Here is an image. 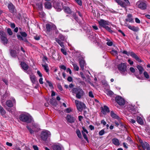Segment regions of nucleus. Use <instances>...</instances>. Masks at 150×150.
<instances>
[{
	"label": "nucleus",
	"mask_w": 150,
	"mask_h": 150,
	"mask_svg": "<svg viewBox=\"0 0 150 150\" xmlns=\"http://www.w3.org/2000/svg\"><path fill=\"white\" fill-rule=\"evenodd\" d=\"M144 77L147 79H148L149 78V75L148 74V73L146 71H145L144 73Z\"/></svg>",
	"instance_id": "48"
},
{
	"label": "nucleus",
	"mask_w": 150,
	"mask_h": 150,
	"mask_svg": "<svg viewBox=\"0 0 150 150\" xmlns=\"http://www.w3.org/2000/svg\"><path fill=\"white\" fill-rule=\"evenodd\" d=\"M10 54L11 56L15 58L17 56V53L16 50L13 49H10Z\"/></svg>",
	"instance_id": "24"
},
{
	"label": "nucleus",
	"mask_w": 150,
	"mask_h": 150,
	"mask_svg": "<svg viewBox=\"0 0 150 150\" xmlns=\"http://www.w3.org/2000/svg\"><path fill=\"white\" fill-rule=\"evenodd\" d=\"M105 28L106 29V30L111 33L114 32V31L112 30L110 28L108 27L107 26H106Z\"/></svg>",
	"instance_id": "45"
},
{
	"label": "nucleus",
	"mask_w": 150,
	"mask_h": 150,
	"mask_svg": "<svg viewBox=\"0 0 150 150\" xmlns=\"http://www.w3.org/2000/svg\"><path fill=\"white\" fill-rule=\"evenodd\" d=\"M50 103L51 104L54 106L56 107L57 105V103L55 100H53L52 99H50Z\"/></svg>",
	"instance_id": "32"
},
{
	"label": "nucleus",
	"mask_w": 150,
	"mask_h": 150,
	"mask_svg": "<svg viewBox=\"0 0 150 150\" xmlns=\"http://www.w3.org/2000/svg\"><path fill=\"white\" fill-rule=\"evenodd\" d=\"M17 37L19 40H23L24 42L27 43H29L27 39L23 38L20 35H17Z\"/></svg>",
	"instance_id": "29"
},
{
	"label": "nucleus",
	"mask_w": 150,
	"mask_h": 150,
	"mask_svg": "<svg viewBox=\"0 0 150 150\" xmlns=\"http://www.w3.org/2000/svg\"><path fill=\"white\" fill-rule=\"evenodd\" d=\"M105 133V131L104 129H103L100 131L99 132V134L100 136H102Z\"/></svg>",
	"instance_id": "52"
},
{
	"label": "nucleus",
	"mask_w": 150,
	"mask_h": 150,
	"mask_svg": "<svg viewBox=\"0 0 150 150\" xmlns=\"http://www.w3.org/2000/svg\"><path fill=\"white\" fill-rule=\"evenodd\" d=\"M67 80L69 82H71L72 81L73 79L71 77L69 76L68 77Z\"/></svg>",
	"instance_id": "61"
},
{
	"label": "nucleus",
	"mask_w": 150,
	"mask_h": 150,
	"mask_svg": "<svg viewBox=\"0 0 150 150\" xmlns=\"http://www.w3.org/2000/svg\"><path fill=\"white\" fill-rule=\"evenodd\" d=\"M52 148L54 150H61V147L59 145L54 144L52 146Z\"/></svg>",
	"instance_id": "31"
},
{
	"label": "nucleus",
	"mask_w": 150,
	"mask_h": 150,
	"mask_svg": "<svg viewBox=\"0 0 150 150\" xmlns=\"http://www.w3.org/2000/svg\"><path fill=\"white\" fill-rule=\"evenodd\" d=\"M142 146L144 149H146V150H150V146L149 144L147 142H140Z\"/></svg>",
	"instance_id": "15"
},
{
	"label": "nucleus",
	"mask_w": 150,
	"mask_h": 150,
	"mask_svg": "<svg viewBox=\"0 0 150 150\" xmlns=\"http://www.w3.org/2000/svg\"><path fill=\"white\" fill-rule=\"evenodd\" d=\"M72 65L73 66L74 69L76 71H78L79 70V67L75 63H73Z\"/></svg>",
	"instance_id": "44"
},
{
	"label": "nucleus",
	"mask_w": 150,
	"mask_h": 150,
	"mask_svg": "<svg viewBox=\"0 0 150 150\" xmlns=\"http://www.w3.org/2000/svg\"><path fill=\"white\" fill-rule=\"evenodd\" d=\"M136 5L139 8L142 10H144L146 8V4L144 2H141L139 3V1H138L137 2Z\"/></svg>",
	"instance_id": "10"
},
{
	"label": "nucleus",
	"mask_w": 150,
	"mask_h": 150,
	"mask_svg": "<svg viewBox=\"0 0 150 150\" xmlns=\"http://www.w3.org/2000/svg\"><path fill=\"white\" fill-rule=\"evenodd\" d=\"M7 36L6 34L2 30H0V38L3 37Z\"/></svg>",
	"instance_id": "37"
},
{
	"label": "nucleus",
	"mask_w": 150,
	"mask_h": 150,
	"mask_svg": "<svg viewBox=\"0 0 150 150\" xmlns=\"http://www.w3.org/2000/svg\"><path fill=\"white\" fill-rule=\"evenodd\" d=\"M19 119L21 121L23 122L33 121L32 117L29 114H21L19 116Z\"/></svg>",
	"instance_id": "3"
},
{
	"label": "nucleus",
	"mask_w": 150,
	"mask_h": 150,
	"mask_svg": "<svg viewBox=\"0 0 150 150\" xmlns=\"http://www.w3.org/2000/svg\"><path fill=\"white\" fill-rule=\"evenodd\" d=\"M42 66L43 67L44 69L46 72H49V69L47 64H42Z\"/></svg>",
	"instance_id": "36"
},
{
	"label": "nucleus",
	"mask_w": 150,
	"mask_h": 150,
	"mask_svg": "<svg viewBox=\"0 0 150 150\" xmlns=\"http://www.w3.org/2000/svg\"><path fill=\"white\" fill-rule=\"evenodd\" d=\"M98 23L101 27L104 28H105L107 26L106 25H109V22L102 19H100V21H98Z\"/></svg>",
	"instance_id": "11"
},
{
	"label": "nucleus",
	"mask_w": 150,
	"mask_h": 150,
	"mask_svg": "<svg viewBox=\"0 0 150 150\" xmlns=\"http://www.w3.org/2000/svg\"><path fill=\"white\" fill-rule=\"evenodd\" d=\"M37 6L38 9L40 11L42 9V2H40L36 4Z\"/></svg>",
	"instance_id": "35"
},
{
	"label": "nucleus",
	"mask_w": 150,
	"mask_h": 150,
	"mask_svg": "<svg viewBox=\"0 0 150 150\" xmlns=\"http://www.w3.org/2000/svg\"><path fill=\"white\" fill-rule=\"evenodd\" d=\"M82 133L83 135V137L84 139H86V140L87 142H88V139L87 137L86 134L83 131H82Z\"/></svg>",
	"instance_id": "42"
},
{
	"label": "nucleus",
	"mask_w": 150,
	"mask_h": 150,
	"mask_svg": "<svg viewBox=\"0 0 150 150\" xmlns=\"http://www.w3.org/2000/svg\"><path fill=\"white\" fill-rule=\"evenodd\" d=\"M20 65L22 69L25 71H27L28 69V65L24 62H21Z\"/></svg>",
	"instance_id": "18"
},
{
	"label": "nucleus",
	"mask_w": 150,
	"mask_h": 150,
	"mask_svg": "<svg viewBox=\"0 0 150 150\" xmlns=\"http://www.w3.org/2000/svg\"><path fill=\"white\" fill-rule=\"evenodd\" d=\"M1 39V41L2 43L4 45L7 44L8 42V40L7 38V36L3 37Z\"/></svg>",
	"instance_id": "27"
},
{
	"label": "nucleus",
	"mask_w": 150,
	"mask_h": 150,
	"mask_svg": "<svg viewBox=\"0 0 150 150\" xmlns=\"http://www.w3.org/2000/svg\"><path fill=\"white\" fill-rule=\"evenodd\" d=\"M53 6L58 11L61 10V6L59 3L54 1L53 2Z\"/></svg>",
	"instance_id": "12"
},
{
	"label": "nucleus",
	"mask_w": 150,
	"mask_h": 150,
	"mask_svg": "<svg viewBox=\"0 0 150 150\" xmlns=\"http://www.w3.org/2000/svg\"><path fill=\"white\" fill-rule=\"evenodd\" d=\"M66 118L68 122H74L76 121V119L71 115H67Z\"/></svg>",
	"instance_id": "21"
},
{
	"label": "nucleus",
	"mask_w": 150,
	"mask_h": 150,
	"mask_svg": "<svg viewBox=\"0 0 150 150\" xmlns=\"http://www.w3.org/2000/svg\"><path fill=\"white\" fill-rule=\"evenodd\" d=\"M57 87L60 91H63L62 88L60 83H58L57 84Z\"/></svg>",
	"instance_id": "51"
},
{
	"label": "nucleus",
	"mask_w": 150,
	"mask_h": 150,
	"mask_svg": "<svg viewBox=\"0 0 150 150\" xmlns=\"http://www.w3.org/2000/svg\"><path fill=\"white\" fill-rule=\"evenodd\" d=\"M137 122H143L142 119L140 116H137Z\"/></svg>",
	"instance_id": "49"
},
{
	"label": "nucleus",
	"mask_w": 150,
	"mask_h": 150,
	"mask_svg": "<svg viewBox=\"0 0 150 150\" xmlns=\"http://www.w3.org/2000/svg\"><path fill=\"white\" fill-rule=\"evenodd\" d=\"M51 136V133L49 131L44 129L41 132L40 135L42 140L44 141H46L48 137Z\"/></svg>",
	"instance_id": "4"
},
{
	"label": "nucleus",
	"mask_w": 150,
	"mask_h": 150,
	"mask_svg": "<svg viewBox=\"0 0 150 150\" xmlns=\"http://www.w3.org/2000/svg\"><path fill=\"white\" fill-rule=\"evenodd\" d=\"M115 100L120 105H123L125 104V101L124 99L120 96H116L115 98Z\"/></svg>",
	"instance_id": "9"
},
{
	"label": "nucleus",
	"mask_w": 150,
	"mask_h": 150,
	"mask_svg": "<svg viewBox=\"0 0 150 150\" xmlns=\"http://www.w3.org/2000/svg\"><path fill=\"white\" fill-rule=\"evenodd\" d=\"M137 69L139 70V74H142V72L144 71V68H143V67L142 66L139 65H138L137 66Z\"/></svg>",
	"instance_id": "34"
},
{
	"label": "nucleus",
	"mask_w": 150,
	"mask_h": 150,
	"mask_svg": "<svg viewBox=\"0 0 150 150\" xmlns=\"http://www.w3.org/2000/svg\"><path fill=\"white\" fill-rule=\"evenodd\" d=\"M45 61H47L48 58L46 56H45L43 58V61L44 62H45Z\"/></svg>",
	"instance_id": "63"
},
{
	"label": "nucleus",
	"mask_w": 150,
	"mask_h": 150,
	"mask_svg": "<svg viewBox=\"0 0 150 150\" xmlns=\"http://www.w3.org/2000/svg\"><path fill=\"white\" fill-rule=\"evenodd\" d=\"M7 96V93L6 92H5V93L1 97V99L2 102H4V100L5 99Z\"/></svg>",
	"instance_id": "39"
},
{
	"label": "nucleus",
	"mask_w": 150,
	"mask_h": 150,
	"mask_svg": "<svg viewBox=\"0 0 150 150\" xmlns=\"http://www.w3.org/2000/svg\"><path fill=\"white\" fill-rule=\"evenodd\" d=\"M112 142L113 144L116 146H119L120 143L119 140L116 138H114L112 139Z\"/></svg>",
	"instance_id": "26"
},
{
	"label": "nucleus",
	"mask_w": 150,
	"mask_h": 150,
	"mask_svg": "<svg viewBox=\"0 0 150 150\" xmlns=\"http://www.w3.org/2000/svg\"><path fill=\"white\" fill-rule=\"evenodd\" d=\"M45 7V8L47 9H50L52 8V5L50 2H46L44 4Z\"/></svg>",
	"instance_id": "23"
},
{
	"label": "nucleus",
	"mask_w": 150,
	"mask_h": 150,
	"mask_svg": "<svg viewBox=\"0 0 150 150\" xmlns=\"http://www.w3.org/2000/svg\"><path fill=\"white\" fill-rule=\"evenodd\" d=\"M106 44L110 46H111L112 45L113 42L112 41L108 42L106 43Z\"/></svg>",
	"instance_id": "60"
},
{
	"label": "nucleus",
	"mask_w": 150,
	"mask_h": 150,
	"mask_svg": "<svg viewBox=\"0 0 150 150\" xmlns=\"http://www.w3.org/2000/svg\"><path fill=\"white\" fill-rule=\"evenodd\" d=\"M30 78L31 81L33 84L38 83L36 76L33 74H32L30 75Z\"/></svg>",
	"instance_id": "20"
},
{
	"label": "nucleus",
	"mask_w": 150,
	"mask_h": 150,
	"mask_svg": "<svg viewBox=\"0 0 150 150\" xmlns=\"http://www.w3.org/2000/svg\"><path fill=\"white\" fill-rule=\"evenodd\" d=\"M76 134L79 138H81V137H82L80 131L79 130V129H76Z\"/></svg>",
	"instance_id": "41"
},
{
	"label": "nucleus",
	"mask_w": 150,
	"mask_h": 150,
	"mask_svg": "<svg viewBox=\"0 0 150 150\" xmlns=\"http://www.w3.org/2000/svg\"><path fill=\"white\" fill-rule=\"evenodd\" d=\"M128 27L129 29L134 32H137L139 30V28L138 27H135L134 26H132L129 25L128 26Z\"/></svg>",
	"instance_id": "28"
},
{
	"label": "nucleus",
	"mask_w": 150,
	"mask_h": 150,
	"mask_svg": "<svg viewBox=\"0 0 150 150\" xmlns=\"http://www.w3.org/2000/svg\"><path fill=\"white\" fill-rule=\"evenodd\" d=\"M124 1L125 2H123V7L130 6V4L128 0H124Z\"/></svg>",
	"instance_id": "38"
},
{
	"label": "nucleus",
	"mask_w": 150,
	"mask_h": 150,
	"mask_svg": "<svg viewBox=\"0 0 150 150\" xmlns=\"http://www.w3.org/2000/svg\"><path fill=\"white\" fill-rule=\"evenodd\" d=\"M110 116L113 118L116 119L119 122L122 121L123 119L120 118L116 114L114 113L113 111H111L110 112Z\"/></svg>",
	"instance_id": "13"
},
{
	"label": "nucleus",
	"mask_w": 150,
	"mask_h": 150,
	"mask_svg": "<svg viewBox=\"0 0 150 150\" xmlns=\"http://www.w3.org/2000/svg\"><path fill=\"white\" fill-rule=\"evenodd\" d=\"M0 113L1 115L3 116H4V115H5L6 113V112L4 109L1 105H0Z\"/></svg>",
	"instance_id": "33"
},
{
	"label": "nucleus",
	"mask_w": 150,
	"mask_h": 150,
	"mask_svg": "<svg viewBox=\"0 0 150 150\" xmlns=\"http://www.w3.org/2000/svg\"><path fill=\"white\" fill-rule=\"evenodd\" d=\"M127 66L125 63L121 62L117 66V68L120 72L122 74L125 75V72L127 71Z\"/></svg>",
	"instance_id": "5"
},
{
	"label": "nucleus",
	"mask_w": 150,
	"mask_h": 150,
	"mask_svg": "<svg viewBox=\"0 0 150 150\" xmlns=\"http://www.w3.org/2000/svg\"><path fill=\"white\" fill-rule=\"evenodd\" d=\"M64 11L68 14H71L72 12L70 8L68 6L64 7L63 8Z\"/></svg>",
	"instance_id": "25"
},
{
	"label": "nucleus",
	"mask_w": 150,
	"mask_h": 150,
	"mask_svg": "<svg viewBox=\"0 0 150 150\" xmlns=\"http://www.w3.org/2000/svg\"><path fill=\"white\" fill-rule=\"evenodd\" d=\"M46 28L47 31L50 32L51 30L55 29V26L53 24H47L46 25Z\"/></svg>",
	"instance_id": "17"
},
{
	"label": "nucleus",
	"mask_w": 150,
	"mask_h": 150,
	"mask_svg": "<svg viewBox=\"0 0 150 150\" xmlns=\"http://www.w3.org/2000/svg\"><path fill=\"white\" fill-rule=\"evenodd\" d=\"M75 103L77 110L80 112L81 111L83 108L85 109L86 108L85 104L81 102L78 100H75Z\"/></svg>",
	"instance_id": "7"
},
{
	"label": "nucleus",
	"mask_w": 150,
	"mask_h": 150,
	"mask_svg": "<svg viewBox=\"0 0 150 150\" xmlns=\"http://www.w3.org/2000/svg\"><path fill=\"white\" fill-rule=\"evenodd\" d=\"M2 80L6 85H8V81L7 79H5V78H2Z\"/></svg>",
	"instance_id": "55"
},
{
	"label": "nucleus",
	"mask_w": 150,
	"mask_h": 150,
	"mask_svg": "<svg viewBox=\"0 0 150 150\" xmlns=\"http://www.w3.org/2000/svg\"><path fill=\"white\" fill-rule=\"evenodd\" d=\"M79 61L81 69L82 70H83L84 69V66L86 65L85 61L83 58L79 59Z\"/></svg>",
	"instance_id": "14"
},
{
	"label": "nucleus",
	"mask_w": 150,
	"mask_h": 150,
	"mask_svg": "<svg viewBox=\"0 0 150 150\" xmlns=\"http://www.w3.org/2000/svg\"><path fill=\"white\" fill-rule=\"evenodd\" d=\"M75 1L80 6L82 5V2L81 0H75Z\"/></svg>",
	"instance_id": "58"
},
{
	"label": "nucleus",
	"mask_w": 150,
	"mask_h": 150,
	"mask_svg": "<svg viewBox=\"0 0 150 150\" xmlns=\"http://www.w3.org/2000/svg\"><path fill=\"white\" fill-rule=\"evenodd\" d=\"M89 96L91 98H93L94 96L93 94V92L91 91H89L88 93Z\"/></svg>",
	"instance_id": "57"
},
{
	"label": "nucleus",
	"mask_w": 150,
	"mask_h": 150,
	"mask_svg": "<svg viewBox=\"0 0 150 150\" xmlns=\"http://www.w3.org/2000/svg\"><path fill=\"white\" fill-rule=\"evenodd\" d=\"M127 18L125 19L126 21L127 22H129L133 23L134 22V21L133 19L132 18V16L131 14H129L127 16Z\"/></svg>",
	"instance_id": "22"
},
{
	"label": "nucleus",
	"mask_w": 150,
	"mask_h": 150,
	"mask_svg": "<svg viewBox=\"0 0 150 150\" xmlns=\"http://www.w3.org/2000/svg\"><path fill=\"white\" fill-rule=\"evenodd\" d=\"M101 112L104 115L106 114V113H109L110 112L109 108L106 106L104 105L103 107H101Z\"/></svg>",
	"instance_id": "19"
},
{
	"label": "nucleus",
	"mask_w": 150,
	"mask_h": 150,
	"mask_svg": "<svg viewBox=\"0 0 150 150\" xmlns=\"http://www.w3.org/2000/svg\"><path fill=\"white\" fill-rule=\"evenodd\" d=\"M71 14V15H72L73 18L76 20L77 21L78 20V18L77 16H76V13L72 12Z\"/></svg>",
	"instance_id": "43"
},
{
	"label": "nucleus",
	"mask_w": 150,
	"mask_h": 150,
	"mask_svg": "<svg viewBox=\"0 0 150 150\" xmlns=\"http://www.w3.org/2000/svg\"><path fill=\"white\" fill-rule=\"evenodd\" d=\"M129 70L132 73H134L135 71V69L132 67H130L129 68Z\"/></svg>",
	"instance_id": "62"
},
{
	"label": "nucleus",
	"mask_w": 150,
	"mask_h": 150,
	"mask_svg": "<svg viewBox=\"0 0 150 150\" xmlns=\"http://www.w3.org/2000/svg\"><path fill=\"white\" fill-rule=\"evenodd\" d=\"M8 8L9 11L12 13L14 12L15 10V7L11 3L8 4Z\"/></svg>",
	"instance_id": "16"
},
{
	"label": "nucleus",
	"mask_w": 150,
	"mask_h": 150,
	"mask_svg": "<svg viewBox=\"0 0 150 150\" xmlns=\"http://www.w3.org/2000/svg\"><path fill=\"white\" fill-rule=\"evenodd\" d=\"M107 94L109 96H111L112 95L114 94L113 92L111 90H108L107 91Z\"/></svg>",
	"instance_id": "47"
},
{
	"label": "nucleus",
	"mask_w": 150,
	"mask_h": 150,
	"mask_svg": "<svg viewBox=\"0 0 150 150\" xmlns=\"http://www.w3.org/2000/svg\"><path fill=\"white\" fill-rule=\"evenodd\" d=\"M6 104L8 107L10 108H11L13 106L12 101L10 100H8L6 102Z\"/></svg>",
	"instance_id": "30"
},
{
	"label": "nucleus",
	"mask_w": 150,
	"mask_h": 150,
	"mask_svg": "<svg viewBox=\"0 0 150 150\" xmlns=\"http://www.w3.org/2000/svg\"><path fill=\"white\" fill-rule=\"evenodd\" d=\"M33 147L34 150H38V148L37 145H33Z\"/></svg>",
	"instance_id": "64"
},
{
	"label": "nucleus",
	"mask_w": 150,
	"mask_h": 150,
	"mask_svg": "<svg viewBox=\"0 0 150 150\" xmlns=\"http://www.w3.org/2000/svg\"><path fill=\"white\" fill-rule=\"evenodd\" d=\"M64 111L66 112L69 113L71 111V110L70 108H69L65 109Z\"/></svg>",
	"instance_id": "56"
},
{
	"label": "nucleus",
	"mask_w": 150,
	"mask_h": 150,
	"mask_svg": "<svg viewBox=\"0 0 150 150\" xmlns=\"http://www.w3.org/2000/svg\"><path fill=\"white\" fill-rule=\"evenodd\" d=\"M59 67L60 69H63L65 70L66 69V67L64 65H61L59 66Z\"/></svg>",
	"instance_id": "59"
},
{
	"label": "nucleus",
	"mask_w": 150,
	"mask_h": 150,
	"mask_svg": "<svg viewBox=\"0 0 150 150\" xmlns=\"http://www.w3.org/2000/svg\"><path fill=\"white\" fill-rule=\"evenodd\" d=\"M61 52L65 55L67 54V52L65 50L64 48H61Z\"/></svg>",
	"instance_id": "53"
},
{
	"label": "nucleus",
	"mask_w": 150,
	"mask_h": 150,
	"mask_svg": "<svg viewBox=\"0 0 150 150\" xmlns=\"http://www.w3.org/2000/svg\"><path fill=\"white\" fill-rule=\"evenodd\" d=\"M116 2L118 4L120 5L122 7H123V2L121 0H115Z\"/></svg>",
	"instance_id": "40"
},
{
	"label": "nucleus",
	"mask_w": 150,
	"mask_h": 150,
	"mask_svg": "<svg viewBox=\"0 0 150 150\" xmlns=\"http://www.w3.org/2000/svg\"><path fill=\"white\" fill-rule=\"evenodd\" d=\"M7 32L8 34L10 35H12L13 33L11 29L10 28H8L7 29Z\"/></svg>",
	"instance_id": "50"
},
{
	"label": "nucleus",
	"mask_w": 150,
	"mask_h": 150,
	"mask_svg": "<svg viewBox=\"0 0 150 150\" xmlns=\"http://www.w3.org/2000/svg\"><path fill=\"white\" fill-rule=\"evenodd\" d=\"M37 126L36 125L32 124L31 125L28 124L26 126V127L28 130L31 134H34L35 131L36 130V128H37Z\"/></svg>",
	"instance_id": "8"
},
{
	"label": "nucleus",
	"mask_w": 150,
	"mask_h": 150,
	"mask_svg": "<svg viewBox=\"0 0 150 150\" xmlns=\"http://www.w3.org/2000/svg\"><path fill=\"white\" fill-rule=\"evenodd\" d=\"M46 82L48 83L49 86L50 87L53 88V85L52 83L48 80L46 81Z\"/></svg>",
	"instance_id": "54"
},
{
	"label": "nucleus",
	"mask_w": 150,
	"mask_h": 150,
	"mask_svg": "<svg viewBox=\"0 0 150 150\" xmlns=\"http://www.w3.org/2000/svg\"><path fill=\"white\" fill-rule=\"evenodd\" d=\"M122 53L124 54H125L129 56L130 55L133 58L135 59L137 61L139 62H142V61L139 57L137 55L133 52H128L127 51L124 50Z\"/></svg>",
	"instance_id": "6"
},
{
	"label": "nucleus",
	"mask_w": 150,
	"mask_h": 150,
	"mask_svg": "<svg viewBox=\"0 0 150 150\" xmlns=\"http://www.w3.org/2000/svg\"><path fill=\"white\" fill-rule=\"evenodd\" d=\"M20 33L21 35V36L25 37L27 36V34L25 32H21Z\"/></svg>",
	"instance_id": "46"
},
{
	"label": "nucleus",
	"mask_w": 150,
	"mask_h": 150,
	"mask_svg": "<svg viewBox=\"0 0 150 150\" xmlns=\"http://www.w3.org/2000/svg\"><path fill=\"white\" fill-rule=\"evenodd\" d=\"M71 91L73 93L76 94V97L78 99L81 98L84 95V91L79 87L73 88Z\"/></svg>",
	"instance_id": "1"
},
{
	"label": "nucleus",
	"mask_w": 150,
	"mask_h": 150,
	"mask_svg": "<svg viewBox=\"0 0 150 150\" xmlns=\"http://www.w3.org/2000/svg\"><path fill=\"white\" fill-rule=\"evenodd\" d=\"M56 42L63 48H64V42H67L66 37L62 34H59L57 38H55Z\"/></svg>",
	"instance_id": "2"
}]
</instances>
